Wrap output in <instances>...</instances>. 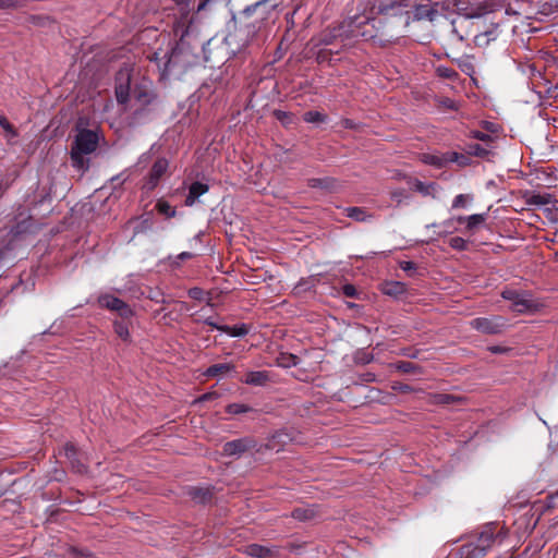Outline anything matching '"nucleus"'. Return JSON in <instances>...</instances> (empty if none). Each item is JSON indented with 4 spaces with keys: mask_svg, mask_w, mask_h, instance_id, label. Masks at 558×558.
I'll return each mask as SVG.
<instances>
[{
    "mask_svg": "<svg viewBox=\"0 0 558 558\" xmlns=\"http://www.w3.org/2000/svg\"><path fill=\"white\" fill-rule=\"evenodd\" d=\"M391 388L396 391L403 392V393L413 391V388L410 385L402 384V383H393Z\"/></svg>",
    "mask_w": 558,
    "mask_h": 558,
    "instance_id": "a19ab883",
    "label": "nucleus"
},
{
    "mask_svg": "<svg viewBox=\"0 0 558 558\" xmlns=\"http://www.w3.org/2000/svg\"><path fill=\"white\" fill-rule=\"evenodd\" d=\"M204 323L217 330L220 331V328L223 326V325H218L216 322L213 320V318L208 317L206 319H204Z\"/></svg>",
    "mask_w": 558,
    "mask_h": 558,
    "instance_id": "a18cd8bd",
    "label": "nucleus"
},
{
    "mask_svg": "<svg viewBox=\"0 0 558 558\" xmlns=\"http://www.w3.org/2000/svg\"><path fill=\"white\" fill-rule=\"evenodd\" d=\"M472 329L485 335H499L508 326V320L498 315L489 317H476L470 322Z\"/></svg>",
    "mask_w": 558,
    "mask_h": 558,
    "instance_id": "1a4fd4ad",
    "label": "nucleus"
},
{
    "mask_svg": "<svg viewBox=\"0 0 558 558\" xmlns=\"http://www.w3.org/2000/svg\"><path fill=\"white\" fill-rule=\"evenodd\" d=\"M277 363L281 367H294L301 364V359L294 354L281 353L277 359Z\"/></svg>",
    "mask_w": 558,
    "mask_h": 558,
    "instance_id": "393cba45",
    "label": "nucleus"
},
{
    "mask_svg": "<svg viewBox=\"0 0 558 558\" xmlns=\"http://www.w3.org/2000/svg\"><path fill=\"white\" fill-rule=\"evenodd\" d=\"M227 411H228V413H231V414H240V413L247 412L248 408L244 404L233 403V404L228 405Z\"/></svg>",
    "mask_w": 558,
    "mask_h": 558,
    "instance_id": "ea45409f",
    "label": "nucleus"
},
{
    "mask_svg": "<svg viewBox=\"0 0 558 558\" xmlns=\"http://www.w3.org/2000/svg\"><path fill=\"white\" fill-rule=\"evenodd\" d=\"M154 209H159V210H162V209H171V207L166 203V202H161L159 201L155 208Z\"/></svg>",
    "mask_w": 558,
    "mask_h": 558,
    "instance_id": "de8ad7c7",
    "label": "nucleus"
},
{
    "mask_svg": "<svg viewBox=\"0 0 558 558\" xmlns=\"http://www.w3.org/2000/svg\"><path fill=\"white\" fill-rule=\"evenodd\" d=\"M473 205L472 194H460L452 202V209H460Z\"/></svg>",
    "mask_w": 558,
    "mask_h": 558,
    "instance_id": "cd10ccee",
    "label": "nucleus"
},
{
    "mask_svg": "<svg viewBox=\"0 0 558 558\" xmlns=\"http://www.w3.org/2000/svg\"><path fill=\"white\" fill-rule=\"evenodd\" d=\"M98 304L104 308L117 312L124 319L131 318L134 315V311L129 304L111 294H101L98 298Z\"/></svg>",
    "mask_w": 558,
    "mask_h": 558,
    "instance_id": "9b49d317",
    "label": "nucleus"
},
{
    "mask_svg": "<svg viewBox=\"0 0 558 558\" xmlns=\"http://www.w3.org/2000/svg\"><path fill=\"white\" fill-rule=\"evenodd\" d=\"M402 355L411 357V359H416L417 355H418V352L417 351H412L411 349H403L402 350Z\"/></svg>",
    "mask_w": 558,
    "mask_h": 558,
    "instance_id": "c03bdc74",
    "label": "nucleus"
},
{
    "mask_svg": "<svg viewBox=\"0 0 558 558\" xmlns=\"http://www.w3.org/2000/svg\"><path fill=\"white\" fill-rule=\"evenodd\" d=\"M99 144V134L89 129L78 130L71 145L70 158L73 168L80 171L89 169V158L85 156L93 154Z\"/></svg>",
    "mask_w": 558,
    "mask_h": 558,
    "instance_id": "7ed1b4c3",
    "label": "nucleus"
},
{
    "mask_svg": "<svg viewBox=\"0 0 558 558\" xmlns=\"http://www.w3.org/2000/svg\"><path fill=\"white\" fill-rule=\"evenodd\" d=\"M471 241L462 236H451L448 240V245L456 251H465L469 247Z\"/></svg>",
    "mask_w": 558,
    "mask_h": 558,
    "instance_id": "c85d7f7f",
    "label": "nucleus"
},
{
    "mask_svg": "<svg viewBox=\"0 0 558 558\" xmlns=\"http://www.w3.org/2000/svg\"><path fill=\"white\" fill-rule=\"evenodd\" d=\"M11 0H0V9H10Z\"/></svg>",
    "mask_w": 558,
    "mask_h": 558,
    "instance_id": "864d4df0",
    "label": "nucleus"
},
{
    "mask_svg": "<svg viewBox=\"0 0 558 558\" xmlns=\"http://www.w3.org/2000/svg\"><path fill=\"white\" fill-rule=\"evenodd\" d=\"M64 456L71 463L73 470H75L77 473L86 472V465L80 461L78 452L74 445L66 444L64 446Z\"/></svg>",
    "mask_w": 558,
    "mask_h": 558,
    "instance_id": "2eb2a0df",
    "label": "nucleus"
},
{
    "mask_svg": "<svg viewBox=\"0 0 558 558\" xmlns=\"http://www.w3.org/2000/svg\"><path fill=\"white\" fill-rule=\"evenodd\" d=\"M551 203V196L547 193H533L526 195V204L529 205H548Z\"/></svg>",
    "mask_w": 558,
    "mask_h": 558,
    "instance_id": "b1692460",
    "label": "nucleus"
},
{
    "mask_svg": "<svg viewBox=\"0 0 558 558\" xmlns=\"http://www.w3.org/2000/svg\"><path fill=\"white\" fill-rule=\"evenodd\" d=\"M490 351H492L493 353H501V352L504 351V349H502V348H500V347H492V348H490Z\"/></svg>",
    "mask_w": 558,
    "mask_h": 558,
    "instance_id": "13d9d810",
    "label": "nucleus"
},
{
    "mask_svg": "<svg viewBox=\"0 0 558 558\" xmlns=\"http://www.w3.org/2000/svg\"><path fill=\"white\" fill-rule=\"evenodd\" d=\"M15 5V0H11V8Z\"/></svg>",
    "mask_w": 558,
    "mask_h": 558,
    "instance_id": "e2e57ef3",
    "label": "nucleus"
},
{
    "mask_svg": "<svg viewBox=\"0 0 558 558\" xmlns=\"http://www.w3.org/2000/svg\"><path fill=\"white\" fill-rule=\"evenodd\" d=\"M439 72H440V74H441L442 76H446V77H450V76H451V74H452V72H451L450 70H448V69H444V70H442V69H439Z\"/></svg>",
    "mask_w": 558,
    "mask_h": 558,
    "instance_id": "6e6d98bb",
    "label": "nucleus"
},
{
    "mask_svg": "<svg viewBox=\"0 0 558 558\" xmlns=\"http://www.w3.org/2000/svg\"><path fill=\"white\" fill-rule=\"evenodd\" d=\"M113 328H114V332L121 340H123L124 342L131 341L129 324H126L124 322L116 320L113 323Z\"/></svg>",
    "mask_w": 558,
    "mask_h": 558,
    "instance_id": "a878e982",
    "label": "nucleus"
},
{
    "mask_svg": "<svg viewBox=\"0 0 558 558\" xmlns=\"http://www.w3.org/2000/svg\"><path fill=\"white\" fill-rule=\"evenodd\" d=\"M451 398H452V397H451L450 395H441V396H440V401H441L442 403H449V401H450V399H451Z\"/></svg>",
    "mask_w": 558,
    "mask_h": 558,
    "instance_id": "4d7b16f0",
    "label": "nucleus"
},
{
    "mask_svg": "<svg viewBox=\"0 0 558 558\" xmlns=\"http://www.w3.org/2000/svg\"><path fill=\"white\" fill-rule=\"evenodd\" d=\"M551 505L558 507V489L550 496Z\"/></svg>",
    "mask_w": 558,
    "mask_h": 558,
    "instance_id": "603ef678",
    "label": "nucleus"
},
{
    "mask_svg": "<svg viewBox=\"0 0 558 558\" xmlns=\"http://www.w3.org/2000/svg\"><path fill=\"white\" fill-rule=\"evenodd\" d=\"M256 36L254 25L236 28L225 38V45L232 56L242 54L248 48Z\"/></svg>",
    "mask_w": 558,
    "mask_h": 558,
    "instance_id": "39448f33",
    "label": "nucleus"
},
{
    "mask_svg": "<svg viewBox=\"0 0 558 558\" xmlns=\"http://www.w3.org/2000/svg\"><path fill=\"white\" fill-rule=\"evenodd\" d=\"M246 553L251 557L274 558L276 550L274 548L265 547L258 544H252L246 547Z\"/></svg>",
    "mask_w": 558,
    "mask_h": 558,
    "instance_id": "f3484780",
    "label": "nucleus"
},
{
    "mask_svg": "<svg viewBox=\"0 0 558 558\" xmlns=\"http://www.w3.org/2000/svg\"><path fill=\"white\" fill-rule=\"evenodd\" d=\"M390 366L401 373L409 374V373H422V367L415 363L408 362V361H397L390 364Z\"/></svg>",
    "mask_w": 558,
    "mask_h": 558,
    "instance_id": "aec40b11",
    "label": "nucleus"
},
{
    "mask_svg": "<svg viewBox=\"0 0 558 558\" xmlns=\"http://www.w3.org/2000/svg\"><path fill=\"white\" fill-rule=\"evenodd\" d=\"M0 126L12 136H17L15 128L9 122L4 116H0Z\"/></svg>",
    "mask_w": 558,
    "mask_h": 558,
    "instance_id": "4c0bfd02",
    "label": "nucleus"
},
{
    "mask_svg": "<svg viewBox=\"0 0 558 558\" xmlns=\"http://www.w3.org/2000/svg\"><path fill=\"white\" fill-rule=\"evenodd\" d=\"M362 380L372 383L375 380V374L374 373H365L362 375Z\"/></svg>",
    "mask_w": 558,
    "mask_h": 558,
    "instance_id": "49530a36",
    "label": "nucleus"
},
{
    "mask_svg": "<svg viewBox=\"0 0 558 558\" xmlns=\"http://www.w3.org/2000/svg\"><path fill=\"white\" fill-rule=\"evenodd\" d=\"M404 291V284L399 281L386 282L383 287V292L390 296H399L400 294H403Z\"/></svg>",
    "mask_w": 558,
    "mask_h": 558,
    "instance_id": "4be33fe9",
    "label": "nucleus"
},
{
    "mask_svg": "<svg viewBox=\"0 0 558 558\" xmlns=\"http://www.w3.org/2000/svg\"><path fill=\"white\" fill-rule=\"evenodd\" d=\"M204 291L201 288H192L189 290V296L193 300H202Z\"/></svg>",
    "mask_w": 558,
    "mask_h": 558,
    "instance_id": "79ce46f5",
    "label": "nucleus"
},
{
    "mask_svg": "<svg viewBox=\"0 0 558 558\" xmlns=\"http://www.w3.org/2000/svg\"><path fill=\"white\" fill-rule=\"evenodd\" d=\"M496 523L486 524L483 530L478 533L474 542L465 543L461 546L460 555L461 558H478L484 556L489 548L496 543H501L505 535L501 532H497Z\"/></svg>",
    "mask_w": 558,
    "mask_h": 558,
    "instance_id": "20e7f679",
    "label": "nucleus"
},
{
    "mask_svg": "<svg viewBox=\"0 0 558 558\" xmlns=\"http://www.w3.org/2000/svg\"><path fill=\"white\" fill-rule=\"evenodd\" d=\"M269 380V375L265 371L248 372L242 379L246 385L264 386Z\"/></svg>",
    "mask_w": 558,
    "mask_h": 558,
    "instance_id": "dca6fc26",
    "label": "nucleus"
},
{
    "mask_svg": "<svg viewBox=\"0 0 558 558\" xmlns=\"http://www.w3.org/2000/svg\"><path fill=\"white\" fill-rule=\"evenodd\" d=\"M292 375L300 381H311L313 379L314 372L312 368L307 369L298 364V366H294Z\"/></svg>",
    "mask_w": 558,
    "mask_h": 558,
    "instance_id": "bb28decb",
    "label": "nucleus"
},
{
    "mask_svg": "<svg viewBox=\"0 0 558 558\" xmlns=\"http://www.w3.org/2000/svg\"><path fill=\"white\" fill-rule=\"evenodd\" d=\"M255 446L256 442L251 437L234 439L223 445L222 453L228 457H240Z\"/></svg>",
    "mask_w": 558,
    "mask_h": 558,
    "instance_id": "f8f14e48",
    "label": "nucleus"
},
{
    "mask_svg": "<svg viewBox=\"0 0 558 558\" xmlns=\"http://www.w3.org/2000/svg\"><path fill=\"white\" fill-rule=\"evenodd\" d=\"M283 0H258L256 1L254 4L252 5H248L245 10H244V14L245 15H251L252 13H254L257 9L259 8H266V9H269V10H274L276 9L277 7H279L281 3H282Z\"/></svg>",
    "mask_w": 558,
    "mask_h": 558,
    "instance_id": "a211bd4d",
    "label": "nucleus"
},
{
    "mask_svg": "<svg viewBox=\"0 0 558 558\" xmlns=\"http://www.w3.org/2000/svg\"><path fill=\"white\" fill-rule=\"evenodd\" d=\"M220 331L228 333L231 337H243L248 333L250 328L245 324H240L232 327L225 325L220 328Z\"/></svg>",
    "mask_w": 558,
    "mask_h": 558,
    "instance_id": "412c9836",
    "label": "nucleus"
},
{
    "mask_svg": "<svg viewBox=\"0 0 558 558\" xmlns=\"http://www.w3.org/2000/svg\"><path fill=\"white\" fill-rule=\"evenodd\" d=\"M347 217L355 220V221H367L372 215L368 211H348Z\"/></svg>",
    "mask_w": 558,
    "mask_h": 558,
    "instance_id": "e433bc0d",
    "label": "nucleus"
},
{
    "mask_svg": "<svg viewBox=\"0 0 558 558\" xmlns=\"http://www.w3.org/2000/svg\"><path fill=\"white\" fill-rule=\"evenodd\" d=\"M29 216L23 217L17 226L11 230V232H13L14 235H20L31 231L32 222L29 221Z\"/></svg>",
    "mask_w": 558,
    "mask_h": 558,
    "instance_id": "c756f323",
    "label": "nucleus"
},
{
    "mask_svg": "<svg viewBox=\"0 0 558 558\" xmlns=\"http://www.w3.org/2000/svg\"><path fill=\"white\" fill-rule=\"evenodd\" d=\"M233 369H234V365H232L230 363H219V364H214V365L209 366L205 371L204 375L207 377H216V376H220V375H226Z\"/></svg>",
    "mask_w": 558,
    "mask_h": 558,
    "instance_id": "6ab92c4d",
    "label": "nucleus"
},
{
    "mask_svg": "<svg viewBox=\"0 0 558 558\" xmlns=\"http://www.w3.org/2000/svg\"><path fill=\"white\" fill-rule=\"evenodd\" d=\"M374 355L368 352H357L355 356V361L361 364H368L373 361Z\"/></svg>",
    "mask_w": 558,
    "mask_h": 558,
    "instance_id": "58836bf2",
    "label": "nucleus"
},
{
    "mask_svg": "<svg viewBox=\"0 0 558 558\" xmlns=\"http://www.w3.org/2000/svg\"><path fill=\"white\" fill-rule=\"evenodd\" d=\"M304 120L306 122H314V111H307L304 113Z\"/></svg>",
    "mask_w": 558,
    "mask_h": 558,
    "instance_id": "3c124183",
    "label": "nucleus"
},
{
    "mask_svg": "<svg viewBox=\"0 0 558 558\" xmlns=\"http://www.w3.org/2000/svg\"><path fill=\"white\" fill-rule=\"evenodd\" d=\"M546 214V217L550 220L557 221L558 220V211H544Z\"/></svg>",
    "mask_w": 558,
    "mask_h": 558,
    "instance_id": "09e8293b",
    "label": "nucleus"
},
{
    "mask_svg": "<svg viewBox=\"0 0 558 558\" xmlns=\"http://www.w3.org/2000/svg\"><path fill=\"white\" fill-rule=\"evenodd\" d=\"M116 98L119 104H126L131 96L140 106L149 105L154 98L150 83L143 81L131 90V73L129 70H120L116 75Z\"/></svg>",
    "mask_w": 558,
    "mask_h": 558,
    "instance_id": "f03ea898",
    "label": "nucleus"
},
{
    "mask_svg": "<svg viewBox=\"0 0 558 558\" xmlns=\"http://www.w3.org/2000/svg\"><path fill=\"white\" fill-rule=\"evenodd\" d=\"M486 220L485 214H474L469 217H458L457 219H451L446 221L442 226H437L438 231L437 234L441 235L445 233H451L452 231L460 230V227L464 225L466 231H474L484 226Z\"/></svg>",
    "mask_w": 558,
    "mask_h": 558,
    "instance_id": "6e6552de",
    "label": "nucleus"
},
{
    "mask_svg": "<svg viewBox=\"0 0 558 558\" xmlns=\"http://www.w3.org/2000/svg\"><path fill=\"white\" fill-rule=\"evenodd\" d=\"M501 298L510 301L513 310L518 313H535L543 307V304L534 300L531 293L526 291L505 289L501 292Z\"/></svg>",
    "mask_w": 558,
    "mask_h": 558,
    "instance_id": "423d86ee",
    "label": "nucleus"
},
{
    "mask_svg": "<svg viewBox=\"0 0 558 558\" xmlns=\"http://www.w3.org/2000/svg\"><path fill=\"white\" fill-rule=\"evenodd\" d=\"M315 119H316V123L319 122V121H323V119L320 118L319 113H317V112H316Z\"/></svg>",
    "mask_w": 558,
    "mask_h": 558,
    "instance_id": "680f3d73",
    "label": "nucleus"
},
{
    "mask_svg": "<svg viewBox=\"0 0 558 558\" xmlns=\"http://www.w3.org/2000/svg\"><path fill=\"white\" fill-rule=\"evenodd\" d=\"M373 27L374 25H371V19L368 16L355 15L344 22L337 36L371 38L373 37Z\"/></svg>",
    "mask_w": 558,
    "mask_h": 558,
    "instance_id": "0eeeda50",
    "label": "nucleus"
},
{
    "mask_svg": "<svg viewBox=\"0 0 558 558\" xmlns=\"http://www.w3.org/2000/svg\"><path fill=\"white\" fill-rule=\"evenodd\" d=\"M223 0H202L197 5V12L202 11H213L218 5H221Z\"/></svg>",
    "mask_w": 558,
    "mask_h": 558,
    "instance_id": "7c9ffc66",
    "label": "nucleus"
},
{
    "mask_svg": "<svg viewBox=\"0 0 558 558\" xmlns=\"http://www.w3.org/2000/svg\"><path fill=\"white\" fill-rule=\"evenodd\" d=\"M314 511L310 508H298L292 512V517L300 521L308 520L313 517Z\"/></svg>",
    "mask_w": 558,
    "mask_h": 558,
    "instance_id": "473e14b6",
    "label": "nucleus"
},
{
    "mask_svg": "<svg viewBox=\"0 0 558 558\" xmlns=\"http://www.w3.org/2000/svg\"><path fill=\"white\" fill-rule=\"evenodd\" d=\"M204 51V41L192 36L189 31L184 32L168 57L165 72H171L174 69L187 70L198 62L201 53Z\"/></svg>",
    "mask_w": 558,
    "mask_h": 558,
    "instance_id": "f257e3e1",
    "label": "nucleus"
},
{
    "mask_svg": "<svg viewBox=\"0 0 558 558\" xmlns=\"http://www.w3.org/2000/svg\"><path fill=\"white\" fill-rule=\"evenodd\" d=\"M399 267L409 276H413L417 269L416 264L412 260H400Z\"/></svg>",
    "mask_w": 558,
    "mask_h": 558,
    "instance_id": "f704fd0d",
    "label": "nucleus"
},
{
    "mask_svg": "<svg viewBox=\"0 0 558 558\" xmlns=\"http://www.w3.org/2000/svg\"><path fill=\"white\" fill-rule=\"evenodd\" d=\"M437 15V10L434 9L430 4H420L415 9V16L417 19H427L433 21Z\"/></svg>",
    "mask_w": 558,
    "mask_h": 558,
    "instance_id": "5701e85b",
    "label": "nucleus"
},
{
    "mask_svg": "<svg viewBox=\"0 0 558 558\" xmlns=\"http://www.w3.org/2000/svg\"><path fill=\"white\" fill-rule=\"evenodd\" d=\"M193 257V254L190 253V252H182L178 258L184 260V259H189V258H192Z\"/></svg>",
    "mask_w": 558,
    "mask_h": 558,
    "instance_id": "5fc2aeb1",
    "label": "nucleus"
},
{
    "mask_svg": "<svg viewBox=\"0 0 558 558\" xmlns=\"http://www.w3.org/2000/svg\"><path fill=\"white\" fill-rule=\"evenodd\" d=\"M274 117L281 122L282 125L288 126L293 123V116L290 112L282 110H275Z\"/></svg>",
    "mask_w": 558,
    "mask_h": 558,
    "instance_id": "2f4dec72",
    "label": "nucleus"
},
{
    "mask_svg": "<svg viewBox=\"0 0 558 558\" xmlns=\"http://www.w3.org/2000/svg\"><path fill=\"white\" fill-rule=\"evenodd\" d=\"M458 158H459V154L456 151H450V153L440 154V155H438V154H422V156H421V160L424 163L434 166L436 168H442L447 163H449V161H458Z\"/></svg>",
    "mask_w": 558,
    "mask_h": 558,
    "instance_id": "ddd939ff",
    "label": "nucleus"
},
{
    "mask_svg": "<svg viewBox=\"0 0 558 558\" xmlns=\"http://www.w3.org/2000/svg\"><path fill=\"white\" fill-rule=\"evenodd\" d=\"M459 166L461 167H464L468 165V157L463 156V155H460L459 154V158H458V161H456Z\"/></svg>",
    "mask_w": 558,
    "mask_h": 558,
    "instance_id": "8fccbe9b",
    "label": "nucleus"
},
{
    "mask_svg": "<svg viewBox=\"0 0 558 558\" xmlns=\"http://www.w3.org/2000/svg\"><path fill=\"white\" fill-rule=\"evenodd\" d=\"M165 214H167V218H171L174 216L175 214V210H172V211H163Z\"/></svg>",
    "mask_w": 558,
    "mask_h": 558,
    "instance_id": "bf43d9fd",
    "label": "nucleus"
},
{
    "mask_svg": "<svg viewBox=\"0 0 558 558\" xmlns=\"http://www.w3.org/2000/svg\"><path fill=\"white\" fill-rule=\"evenodd\" d=\"M209 190V186L202 182H193L189 187V194L185 197L184 205L185 206H193L194 203L199 198V196L207 193Z\"/></svg>",
    "mask_w": 558,
    "mask_h": 558,
    "instance_id": "4468645a",
    "label": "nucleus"
},
{
    "mask_svg": "<svg viewBox=\"0 0 558 558\" xmlns=\"http://www.w3.org/2000/svg\"><path fill=\"white\" fill-rule=\"evenodd\" d=\"M169 161L165 157H159L153 163L147 177H145L142 189L150 192L157 187L161 179L168 173Z\"/></svg>",
    "mask_w": 558,
    "mask_h": 558,
    "instance_id": "9d476101",
    "label": "nucleus"
},
{
    "mask_svg": "<svg viewBox=\"0 0 558 558\" xmlns=\"http://www.w3.org/2000/svg\"><path fill=\"white\" fill-rule=\"evenodd\" d=\"M437 186L434 183L424 184L423 182L415 183V190L424 195H429L436 192Z\"/></svg>",
    "mask_w": 558,
    "mask_h": 558,
    "instance_id": "72a5a7b5",
    "label": "nucleus"
},
{
    "mask_svg": "<svg viewBox=\"0 0 558 558\" xmlns=\"http://www.w3.org/2000/svg\"><path fill=\"white\" fill-rule=\"evenodd\" d=\"M315 186H316V189L317 187H323V181L322 180H316Z\"/></svg>",
    "mask_w": 558,
    "mask_h": 558,
    "instance_id": "052dcab7",
    "label": "nucleus"
},
{
    "mask_svg": "<svg viewBox=\"0 0 558 558\" xmlns=\"http://www.w3.org/2000/svg\"><path fill=\"white\" fill-rule=\"evenodd\" d=\"M341 290H342L343 295L347 296V298L359 299L360 294H361L356 290V288L353 284H351V283H345L344 286H342Z\"/></svg>",
    "mask_w": 558,
    "mask_h": 558,
    "instance_id": "c9c22d12",
    "label": "nucleus"
},
{
    "mask_svg": "<svg viewBox=\"0 0 558 558\" xmlns=\"http://www.w3.org/2000/svg\"><path fill=\"white\" fill-rule=\"evenodd\" d=\"M218 398V393L213 391V392H207V393H204L199 399L198 401L199 402H204V401H208V400H213V399H216Z\"/></svg>",
    "mask_w": 558,
    "mask_h": 558,
    "instance_id": "37998d69",
    "label": "nucleus"
}]
</instances>
